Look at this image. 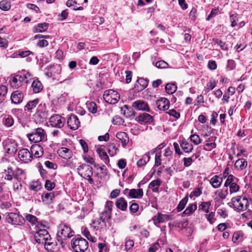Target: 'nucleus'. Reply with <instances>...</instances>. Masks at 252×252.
<instances>
[{
  "instance_id": "obj_1",
  "label": "nucleus",
  "mask_w": 252,
  "mask_h": 252,
  "mask_svg": "<svg viewBox=\"0 0 252 252\" xmlns=\"http://www.w3.org/2000/svg\"><path fill=\"white\" fill-rule=\"evenodd\" d=\"M231 202L229 203L230 207H233L237 212L244 211L248 209L249 201L246 197L237 196L232 198Z\"/></svg>"
},
{
  "instance_id": "obj_2",
  "label": "nucleus",
  "mask_w": 252,
  "mask_h": 252,
  "mask_svg": "<svg viewBox=\"0 0 252 252\" xmlns=\"http://www.w3.org/2000/svg\"><path fill=\"white\" fill-rule=\"evenodd\" d=\"M74 232L71 231V228L65 224H61L58 227L57 233V241L60 243L62 248H64L65 243L63 241V239L71 237L73 235Z\"/></svg>"
},
{
  "instance_id": "obj_3",
  "label": "nucleus",
  "mask_w": 252,
  "mask_h": 252,
  "mask_svg": "<svg viewBox=\"0 0 252 252\" xmlns=\"http://www.w3.org/2000/svg\"><path fill=\"white\" fill-rule=\"evenodd\" d=\"M29 140L34 143H38L46 140V132L42 128H37L27 135Z\"/></svg>"
},
{
  "instance_id": "obj_4",
  "label": "nucleus",
  "mask_w": 252,
  "mask_h": 252,
  "mask_svg": "<svg viewBox=\"0 0 252 252\" xmlns=\"http://www.w3.org/2000/svg\"><path fill=\"white\" fill-rule=\"evenodd\" d=\"M5 220L6 222L14 226L21 225L25 221L24 218L21 215L12 212L6 214Z\"/></svg>"
},
{
  "instance_id": "obj_5",
  "label": "nucleus",
  "mask_w": 252,
  "mask_h": 252,
  "mask_svg": "<svg viewBox=\"0 0 252 252\" xmlns=\"http://www.w3.org/2000/svg\"><path fill=\"white\" fill-rule=\"evenodd\" d=\"M72 248L76 252H84L88 248V242L83 238L72 239L71 243Z\"/></svg>"
},
{
  "instance_id": "obj_6",
  "label": "nucleus",
  "mask_w": 252,
  "mask_h": 252,
  "mask_svg": "<svg viewBox=\"0 0 252 252\" xmlns=\"http://www.w3.org/2000/svg\"><path fill=\"white\" fill-rule=\"evenodd\" d=\"M103 98L108 103L114 104L119 101L120 95L114 90H108L104 92Z\"/></svg>"
},
{
  "instance_id": "obj_7",
  "label": "nucleus",
  "mask_w": 252,
  "mask_h": 252,
  "mask_svg": "<svg viewBox=\"0 0 252 252\" xmlns=\"http://www.w3.org/2000/svg\"><path fill=\"white\" fill-rule=\"evenodd\" d=\"M35 241L38 244L44 245L48 241H51V236L45 229H41L36 232L34 236Z\"/></svg>"
},
{
  "instance_id": "obj_8",
  "label": "nucleus",
  "mask_w": 252,
  "mask_h": 252,
  "mask_svg": "<svg viewBox=\"0 0 252 252\" xmlns=\"http://www.w3.org/2000/svg\"><path fill=\"white\" fill-rule=\"evenodd\" d=\"M113 203L111 201H107L105 203L104 210L99 214V218L105 222H107L111 219L112 209Z\"/></svg>"
},
{
  "instance_id": "obj_9",
  "label": "nucleus",
  "mask_w": 252,
  "mask_h": 252,
  "mask_svg": "<svg viewBox=\"0 0 252 252\" xmlns=\"http://www.w3.org/2000/svg\"><path fill=\"white\" fill-rule=\"evenodd\" d=\"M65 119L61 116L55 114L52 116L49 119L50 125L53 127L61 128L65 124Z\"/></svg>"
},
{
  "instance_id": "obj_10",
  "label": "nucleus",
  "mask_w": 252,
  "mask_h": 252,
  "mask_svg": "<svg viewBox=\"0 0 252 252\" xmlns=\"http://www.w3.org/2000/svg\"><path fill=\"white\" fill-rule=\"evenodd\" d=\"M78 174L84 178L86 177H91L93 175V168L89 165L82 164L77 169Z\"/></svg>"
},
{
  "instance_id": "obj_11",
  "label": "nucleus",
  "mask_w": 252,
  "mask_h": 252,
  "mask_svg": "<svg viewBox=\"0 0 252 252\" xmlns=\"http://www.w3.org/2000/svg\"><path fill=\"white\" fill-rule=\"evenodd\" d=\"M24 76H21L20 74H17L10 77L9 83L11 87L17 89L22 86L24 81Z\"/></svg>"
},
{
  "instance_id": "obj_12",
  "label": "nucleus",
  "mask_w": 252,
  "mask_h": 252,
  "mask_svg": "<svg viewBox=\"0 0 252 252\" xmlns=\"http://www.w3.org/2000/svg\"><path fill=\"white\" fill-rule=\"evenodd\" d=\"M5 152L9 154H14L17 151V144L11 140L6 141L3 143Z\"/></svg>"
},
{
  "instance_id": "obj_13",
  "label": "nucleus",
  "mask_w": 252,
  "mask_h": 252,
  "mask_svg": "<svg viewBox=\"0 0 252 252\" xmlns=\"http://www.w3.org/2000/svg\"><path fill=\"white\" fill-rule=\"evenodd\" d=\"M80 124L78 117L74 114L71 115L67 121L68 127L72 130L77 129L80 126Z\"/></svg>"
},
{
  "instance_id": "obj_14",
  "label": "nucleus",
  "mask_w": 252,
  "mask_h": 252,
  "mask_svg": "<svg viewBox=\"0 0 252 252\" xmlns=\"http://www.w3.org/2000/svg\"><path fill=\"white\" fill-rule=\"evenodd\" d=\"M18 157L20 159L25 163L31 161L32 158V156L31 152L27 149H23L18 152Z\"/></svg>"
},
{
  "instance_id": "obj_15",
  "label": "nucleus",
  "mask_w": 252,
  "mask_h": 252,
  "mask_svg": "<svg viewBox=\"0 0 252 252\" xmlns=\"http://www.w3.org/2000/svg\"><path fill=\"white\" fill-rule=\"evenodd\" d=\"M24 98V94L19 90L13 92L11 95V100L13 103L18 104L22 102Z\"/></svg>"
},
{
  "instance_id": "obj_16",
  "label": "nucleus",
  "mask_w": 252,
  "mask_h": 252,
  "mask_svg": "<svg viewBox=\"0 0 252 252\" xmlns=\"http://www.w3.org/2000/svg\"><path fill=\"white\" fill-rule=\"evenodd\" d=\"M156 105L160 110L165 111L169 109V101L165 97H161L156 101Z\"/></svg>"
},
{
  "instance_id": "obj_17",
  "label": "nucleus",
  "mask_w": 252,
  "mask_h": 252,
  "mask_svg": "<svg viewBox=\"0 0 252 252\" xmlns=\"http://www.w3.org/2000/svg\"><path fill=\"white\" fill-rule=\"evenodd\" d=\"M170 219L171 218L169 215L162 214L160 213H158L156 216L153 218V220L155 224L167 221Z\"/></svg>"
},
{
  "instance_id": "obj_18",
  "label": "nucleus",
  "mask_w": 252,
  "mask_h": 252,
  "mask_svg": "<svg viewBox=\"0 0 252 252\" xmlns=\"http://www.w3.org/2000/svg\"><path fill=\"white\" fill-rule=\"evenodd\" d=\"M135 120L140 124H143L152 122L153 118L151 115L143 113L137 117Z\"/></svg>"
},
{
  "instance_id": "obj_19",
  "label": "nucleus",
  "mask_w": 252,
  "mask_h": 252,
  "mask_svg": "<svg viewBox=\"0 0 252 252\" xmlns=\"http://www.w3.org/2000/svg\"><path fill=\"white\" fill-rule=\"evenodd\" d=\"M128 191V196L132 198H141L143 195V191L142 189H131L128 190L127 189H126L124 191Z\"/></svg>"
},
{
  "instance_id": "obj_20",
  "label": "nucleus",
  "mask_w": 252,
  "mask_h": 252,
  "mask_svg": "<svg viewBox=\"0 0 252 252\" xmlns=\"http://www.w3.org/2000/svg\"><path fill=\"white\" fill-rule=\"evenodd\" d=\"M40 100L38 98H36L32 100L29 101L25 106V110L29 112H32L37 105L38 107L42 106V104H39Z\"/></svg>"
},
{
  "instance_id": "obj_21",
  "label": "nucleus",
  "mask_w": 252,
  "mask_h": 252,
  "mask_svg": "<svg viewBox=\"0 0 252 252\" xmlns=\"http://www.w3.org/2000/svg\"><path fill=\"white\" fill-rule=\"evenodd\" d=\"M58 154L59 156L65 159H70L72 155V151L66 147H62L59 149L58 151Z\"/></svg>"
},
{
  "instance_id": "obj_22",
  "label": "nucleus",
  "mask_w": 252,
  "mask_h": 252,
  "mask_svg": "<svg viewBox=\"0 0 252 252\" xmlns=\"http://www.w3.org/2000/svg\"><path fill=\"white\" fill-rule=\"evenodd\" d=\"M59 241L57 242V241L51 242V241H48L44 247L45 249L48 251L56 252L59 250L60 247H62Z\"/></svg>"
},
{
  "instance_id": "obj_23",
  "label": "nucleus",
  "mask_w": 252,
  "mask_h": 252,
  "mask_svg": "<svg viewBox=\"0 0 252 252\" xmlns=\"http://www.w3.org/2000/svg\"><path fill=\"white\" fill-rule=\"evenodd\" d=\"M132 106L138 110L150 111L148 104L143 100H137L133 103Z\"/></svg>"
},
{
  "instance_id": "obj_24",
  "label": "nucleus",
  "mask_w": 252,
  "mask_h": 252,
  "mask_svg": "<svg viewBox=\"0 0 252 252\" xmlns=\"http://www.w3.org/2000/svg\"><path fill=\"white\" fill-rule=\"evenodd\" d=\"M31 153L35 158H39L43 155V149L39 145L34 144L31 148Z\"/></svg>"
},
{
  "instance_id": "obj_25",
  "label": "nucleus",
  "mask_w": 252,
  "mask_h": 252,
  "mask_svg": "<svg viewBox=\"0 0 252 252\" xmlns=\"http://www.w3.org/2000/svg\"><path fill=\"white\" fill-rule=\"evenodd\" d=\"M121 112L126 117L129 118L130 119H133L135 116V113L133 109L126 105L121 108Z\"/></svg>"
},
{
  "instance_id": "obj_26",
  "label": "nucleus",
  "mask_w": 252,
  "mask_h": 252,
  "mask_svg": "<svg viewBox=\"0 0 252 252\" xmlns=\"http://www.w3.org/2000/svg\"><path fill=\"white\" fill-rule=\"evenodd\" d=\"M50 69L53 74V79H57L58 80L60 79V74L62 71V67L60 65L56 64L50 67Z\"/></svg>"
},
{
  "instance_id": "obj_27",
  "label": "nucleus",
  "mask_w": 252,
  "mask_h": 252,
  "mask_svg": "<svg viewBox=\"0 0 252 252\" xmlns=\"http://www.w3.org/2000/svg\"><path fill=\"white\" fill-rule=\"evenodd\" d=\"M116 137L122 143L123 147H125L129 141V137L125 132L120 131L117 133Z\"/></svg>"
},
{
  "instance_id": "obj_28",
  "label": "nucleus",
  "mask_w": 252,
  "mask_h": 252,
  "mask_svg": "<svg viewBox=\"0 0 252 252\" xmlns=\"http://www.w3.org/2000/svg\"><path fill=\"white\" fill-rule=\"evenodd\" d=\"M222 182V178L218 175L213 176L210 181V184L214 189H218L220 187Z\"/></svg>"
},
{
  "instance_id": "obj_29",
  "label": "nucleus",
  "mask_w": 252,
  "mask_h": 252,
  "mask_svg": "<svg viewBox=\"0 0 252 252\" xmlns=\"http://www.w3.org/2000/svg\"><path fill=\"white\" fill-rule=\"evenodd\" d=\"M31 88L34 93H38L43 89V86L38 79L34 80L32 84Z\"/></svg>"
},
{
  "instance_id": "obj_30",
  "label": "nucleus",
  "mask_w": 252,
  "mask_h": 252,
  "mask_svg": "<svg viewBox=\"0 0 252 252\" xmlns=\"http://www.w3.org/2000/svg\"><path fill=\"white\" fill-rule=\"evenodd\" d=\"M116 207L123 211H125L127 209V202L124 197H120L116 201Z\"/></svg>"
},
{
  "instance_id": "obj_31",
  "label": "nucleus",
  "mask_w": 252,
  "mask_h": 252,
  "mask_svg": "<svg viewBox=\"0 0 252 252\" xmlns=\"http://www.w3.org/2000/svg\"><path fill=\"white\" fill-rule=\"evenodd\" d=\"M180 144L182 149L186 153H190L193 150V145L187 141H181Z\"/></svg>"
},
{
  "instance_id": "obj_32",
  "label": "nucleus",
  "mask_w": 252,
  "mask_h": 252,
  "mask_svg": "<svg viewBox=\"0 0 252 252\" xmlns=\"http://www.w3.org/2000/svg\"><path fill=\"white\" fill-rule=\"evenodd\" d=\"M248 162L244 158H239L237 159L234 164L235 167L240 170L244 169L247 166Z\"/></svg>"
},
{
  "instance_id": "obj_33",
  "label": "nucleus",
  "mask_w": 252,
  "mask_h": 252,
  "mask_svg": "<svg viewBox=\"0 0 252 252\" xmlns=\"http://www.w3.org/2000/svg\"><path fill=\"white\" fill-rule=\"evenodd\" d=\"M49 24L47 23H39L33 28V32H45L48 28Z\"/></svg>"
},
{
  "instance_id": "obj_34",
  "label": "nucleus",
  "mask_w": 252,
  "mask_h": 252,
  "mask_svg": "<svg viewBox=\"0 0 252 252\" xmlns=\"http://www.w3.org/2000/svg\"><path fill=\"white\" fill-rule=\"evenodd\" d=\"M160 184L161 181L159 180H154L150 183L149 188L152 189L153 192H158Z\"/></svg>"
},
{
  "instance_id": "obj_35",
  "label": "nucleus",
  "mask_w": 252,
  "mask_h": 252,
  "mask_svg": "<svg viewBox=\"0 0 252 252\" xmlns=\"http://www.w3.org/2000/svg\"><path fill=\"white\" fill-rule=\"evenodd\" d=\"M177 89V87L175 83H168L165 86V90L167 94H174Z\"/></svg>"
},
{
  "instance_id": "obj_36",
  "label": "nucleus",
  "mask_w": 252,
  "mask_h": 252,
  "mask_svg": "<svg viewBox=\"0 0 252 252\" xmlns=\"http://www.w3.org/2000/svg\"><path fill=\"white\" fill-rule=\"evenodd\" d=\"M150 159L149 153H146L143 158L137 161V165L139 167H143L150 160Z\"/></svg>"
},
{
  "instance_id": "obj_37",
  "label": "nucleus",
  "mask_w": 252,
  "mask_h": 252,
  "mask_svg": "<svg viewBox=\"0 0 252 252\" xmlns=\"http://www.w3.org/2000/svg\"><path fill=\"white\" fill-rule=\"evenodd\" d=\"M93 223L94 228L96 229H102L106 225V223L101 220L100 218L94 220Z\"/></svg>"
},
{
  "instance_id": "obj_38",
  "label": "nucleus",
  "mask_w": 252,
  "mask_h": 252,
  "mask_svg": "<svg viewBox=\"0 0 252 252\" xmlns=\"http://www.w3.org/2000/svg\"><path fill=\"white\" fill-rule=\"evenodd\" d=\"M213 141V138H209L207 141V143L205 144L203 149L205 151H211V150L215 148L217 146L216 143L211 142Z\"/></svg>"
},
{
  "instance_id": "obj_39",
  "label": "nucleus",
  "mask_w": 252,
  "mask_h": 252,
  "mask_svg": "<svg viewBox=\"0 0 252 252\" xmlns=\"http://www.w3.org/2000/svg\"><path fill=\"white\" fill-rule=\"evenodd\" d=\"M3 123L7 127H10L14 124V120L11 116L5 115L3 119Z\"/></svg>"
},
{
  "instance_id": "obj_40",
  "label": "nucleus",
  "mask_w": 252,
  "mask_h": 252,
  "mask_svg": "<svg viewBox=\"0 0 252 252\" xmlns=\"http://www.w3.org/2000/svg\"><path fill=\"white\" fill-rule=\"evenodd\" d=\"M97 152L100 158L103 160L105 163L107 164L109 163V159L105 152H104L102 149H97Z\"/></svg>"
},
{
  "instance_id": "obj_41",
  "label": "nucleus",
  "mask_w": 252,
  "mask_h": 252,
  "mask_svg": "<svg viewBox=\"0 0 252 252\" xmlns=\"http://www.w3.org/2000/svg\"><path fill=\"white\" fill-rule=\"evenodd\" d=\"M36 116L40 118V121L43 122L48 117V112L46 110H41L38 107L36 111Z\"/></svg>"
},
{
  "instance_id": "obj_42",
  "label": "nucleus",
  "mask_w": 252,
  "mask_h": 252,
  "mask_svg": "<svg viewBox=\"0 0 252 252\" xmlns=\"http://www.w3.org/2000/svg\"><path fill=\"white\" fill-rule=\"evenodd\" d=\"M54 197V195L52 192L46 193L43 196H42V199L43 202L46 204H50L52 202L53 198Z\"/></svg>"
},
{
  "instance_id": "obj_43",
  "label": "nucleus",
  "mask_w": 252,
  "mask_h": 252,
  "mask_svg": "<svg viewBox=\"0 0 252 252\" xmlns=\"http://www.w3.org/2000/svg\"><path fill=\"white\" fill-rule=\"evenodd\" d=\"M188 201V196H186L180 201L179 204L177 207V211L181 212V211H182L185 208V206L187 204Z\"/></svg>"
},
{
  "instance_id": "obj_44",
  "label": "nucleus",
  "mask_w": 252,
  "mask_h": 252,
  "mask_svg": "<svg viewBox=\"0 0 252 252\" xmlns=\"http://www.w3.org/2000/svg\"><path fill=\"white\" fill-rule=\"evenodd\" d=\"M118 150L114 143H111L108 145V152L111 157L114 156Z\"/></svg>"
},
{
  "instance_id": "obj_45",
  "label": "nucleus",
  "mask_w": 252,
  "mask_h": 252,
  "mask_svg": "<svg viewBox=\"0 0 252 252\" xmlns=\"http://www.w3.org/2000/svg\"><path fill=\"white\" fill-rule=\"evenodd\" d=\"M42 188L41 183L39 181H33L30 185V189L33 191H37Z\"/></svg>"
},
{
  "instance_id": "obj_46",
  "label": "nucleus",
  "mask_w": 252,
  "mask_h": 252,
  "mask_svg": "<svg viewBox=\"0 0 252 252\" xmlns=\"http://www.w3.org/2000/svg\"><path fill=\"white\" fill-rule=\"evenodd\" d=\"M197 209L196 204H189L183 213L185 215H189L192 214Z\"/></svg>"
},
{
  "instance_id": "obj_47",
  "label": "nucleus",
  "mask_w": 252,
  "mask_h": 252,
  "mask_svg": "<svg viewBox=\"0 0 252 252\" xmlns=\"http://www.w3.org/2000/svg\"><path fill=\"white\" fill-rule=\"evenodd\" d=\"M235 180H237V179L233 175L230 174L228 176L226 180L225 181L224 184V188H227L228 187L230 186L231 184H233L235 182Z\"/></svg>"
},
{
  "instance_id": "obj_48",
  "label": "nucleus",
  "mask_w": 252,
  "mask_h": 252,
  "mask_svg": "<svg viewBox=\"0 0 252 252\" xmlns=\"http://www.w3.org/2000/svg\"><path fill=\"white\" fill-rule=\"evenodd\" d=\"M213 41L216 43L218 45H219L222 50H227L228 49L227 45L225 44V42L222 41L221 40H220L218 38H213Z\"/></svg>"
},
{
  "instance_id": "obj_49",
  "label": "nucleus",
  "mask_w": 252,
  "mask_h": 252,
  "mask_svg": "<svg viewBox=\"0 0 252 252\" xmlns=\"http://www.w3.org/2000/svg\"><path fill=\"white\" fill-rule=\"evenodd\" d=\"M82 234H83V235L85 237H86L89 240L92 242H95L96 239L91 235L90 232L86 227L84 228H82Z\"/></svg>"
},
{
  "instance_id": "obj_50",
  "label": "nucleus",
  "mask_w": 252,
  "mask_h": 252,
  "mask_svg": "<svg viewBox=\"0 0 252 252\" xmlns=\"http://www.w3.org/2000/svg\"><path fill=\"white\" fill-rule=\"evenodd\" d=\"M138 84L140 86L139 89L140 91L143 90L145 88H146L148 84V81L147 79H144L143 78L139 79L137 80Z\"/></svg>"
},
{
  "instance_id": "obj_51",
  "label": "nucleus",
  "mask_w": 252,
  "mask_h": 252,
  "mask_svg": "<svg viewBox=\"0 0 252 252\" xmlns=\"http://www.w3.org/2000/svg\"><path fill=\"white\" fill-rule=\"evenodd\" d=\"M4 178V179L8 181H12V179L14 178V171L11 167H8L7 172Z\"/></svg>"
},
{
  "instance_id": "obj_52",
  "label": "nucleus",
  "mask_w": 252,
  "mask_h": 252,
  "mask_svg": "<svg viewBox=\"0 0 252 252\" xmlns=\"http://www.w3.org/2000/svg\"><path fill=\"white\" fill-rule=\"evenodd\" d=\"M11 5L9 2L2 0L0 2V8L4 11H7L10 8Z\"/></svg>"
},
{
  "instance_id": "obj_53",
  "label": "nucleus",
  "mask_w": 252,
  "mask_h": 252,
  "mask_svg": "<svg viewBox=\"0 0 252 252\" xmlns=\"http://www.w3.org/2000/svg\"><path fill=\"white\" fill-rule=\"evenodd\" d=\"M188 225V222L187 220H184L179 222H175V226L179 227L181 229L186 228Z\"/></svg>"
},
{
  "instance_id": "obj_54",
  "label": "nucleus",
  "mask_w": 252,
  "mask_h": 252,
  "mask_svg": "<svg viewBox=\"0 0 252 252\" xmlns=\"http://www.w3.org/2000/svg\"><path fill=\"white\" fill-rule=\"evenodd\" d=\"M211 206L210 202H204L199 206V209H201L206 213L209 212V208Z\"/></svg>"
},
{
  "instance_id": "obj_55",
  "label": "nucleus",
  "mask_w": 252,
  "mask_h": 252,
  "mask_svg": "<svg viewBox=\"0 0 252 252\" xmlns=\"http://www.w3.org/2000/svg\"><path fill=\"white\" fill-rule=\"evenodd\" d=\"M229 187L230 194L237 192L240 189L239 186L236 182L231 184Z\"/></svg>"
},
{
  "instance_id": "obj_56",
  "label": "nucleus",
  "mask_w": 252,
  "mask_h": 252,
  "mask_svg": "<svg viewBox=\"0 0 252 252\" xmlns=\"http://www.w3.org/2000/svg\"><path fill=\"white\" fill-rule=\"evenodd\" d=\"M190 139L195 145H197L201 143V139L199 136L195 134H191L190 136Z\"/></svg>"
},
{
  "instance_id": "obj_57",
  "label": "nucleus",
  "mask_w": 252,
  "mask_h": 252,
  "mask_svg": "<svg viewBox=\"0 0 252 252\" xmlns=\"http://www.w3.org/2000/svg\"><path fill=\"white\" fill-rule=\"evenodd\" d=\"M26 219L32 224H35L37 221V218L32 215L28 214L25 216Z\"/></svg>"
},
{
  "instance_id": "obj_58",
  "label": "nucleus",
  "mask_w": 252,
  "mask_h": 252,
  "mask_svg": "<svg viewBox=\"0 0 252 252\" xmlns=\"http://www.w3.org/2000/svg\"><path fill=\"white\" fill-rule=\"evenodd\" d=\"M228 193V189L226 188H223L219 192V196L221 199H224L226 198V196Z\"/></svg>"
},
{
  "instance_id": "obj_59",
  "label": "nucleus",
  "mask_w": 252,
  "mask_h": 252,
  "mask_svg": "<svg viewBox=\"0 0 252 252\" xmlns=\"http://www.w3.org/2000/svg\"><path fill=\"white\" fill-rule=\"evenodd\" d=\"M207 86L208 88L204 91L206 93H208L210 90H212L215 88L216 86V81L214 80H211Z\"/></svg>"
},
{
  "instance_id": "obj_60",
  "label": "nucleus",
  "mask_w": 252,
  "mask_h": 252,
  "mask_svg": "<svg viewBox=\"0 0 252 252\" xmlns=\"http://www.w3.org/2000/svg\"><path fill=\"white\" fill-rule=\"evenodd\" d=\"M168 66V64L163 60L159 61L156 63V66L158 68H166Z\"/></svg>"
},
{
  "instance_id": "obj_61",
  "label": "nucleus",
  "mask_w": 252,
  "mask_h": 252,
  "mask_svg": "<svg viewBox=\"0 0 252 252\" xmlns=\"http://www.w3.org/2000/svg\"><path fill=\"white\" fill-rule=\"evenodd\" d=\"M88 110L92 113L94 114L97 112V106L96 104L93 102L90 103L88 106Z\"/></svg>"
},
{
  "instance_id": "obj_62",
  "label": "nucleus",
  "mask_w": 252,
  "mask_h": 252,
  "mask_svg": "<svg viewBox=\"0 0 252 252\" xmlns=\"http://www.w3.org/2000/svg\"><path fill=\"white\" fill-rule=\"evenodd\" d=\"M202 193V190L199 188H196L195 189L192 191L189 195V197L190 198H192L193 197H198Z\"/></svg>"
},
{
  "instance_id": "obj_63",
  "label": "nucleus",
  "mask_w": 252,
  "mask_h": 252,
  "mask_svg": "<svg viewBox=\"0 0 252 252\" xmlns=\"http://www.w3.org/2000/svg\"><path fill=\"white\" fill-rule=\"evenodd\" d=\"M215 213L210 212L209 214L206 215V218L211 224H213L215 221Z\"/></svg>"
},
{
  "instance_id": "obj_64",
  "label": "nucleus",
  "mask_w": 252,
  "mask_h": 252,
  "mask_svg": "<svg viewBox=\"0 0 252 252\" xmlns=\"http://www.w3.org/2000/svg\"><path fill=\"white\" fill-rule=\"evenodd\" d=\"M55 187V184L54 182H52L50 180H46L45 184V187L47 190H51L53 189Z\"/></svg>"
}]
</instances>
